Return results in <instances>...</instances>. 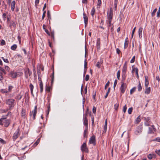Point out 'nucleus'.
Returning a JSON list of instances; mask_svg holds the SVG:
<instances>
[{
  "label": "nucleus",
  "instance_id": "obj_29",
  "mask_svg": "<svg viewBox=\"0 0 160 160\" xmlns=\"http://www.w3.org/2000/svg\"><path fill=\"white\" fill-rule=\"evenodd\" d=\"M17 48V46L16 44H14L11 47V49L12 50H15Z\"/></svg>",
  "mask_w": 160,
  "mask_h": 160
},
{
  "label": "nucleus",
  "instance_id": "obj_45",
  "mask_svg": "<svg viewBox=\"0 0 160 160\" xmlns=\"http://www.w3.org/2000/svg\"><path fill=\"white\" fill-rule=\"evenodd\" d=\"M120 77V71L119 70H118L117 73V78L119 80V78Z\"/></svg>",
  "mask_w": 160,
  "mask_h": 160
},
{
  "label": "nucleus",
  "instance_id": "obj_55",
  "mask_svg": "<svg viewBox=\"0 0 160 160\" xmlns=\"http://www.w3.org/2000/svg\"><path fill=\"white\" fill-rule=\"evenodd\" d=\"M148 158H149V159H151L153 157H152V154H149L148 156Z\"/></svg>",
  "mask_w": 160,
  "mask_h": 160
},
{
  "label": "nucleus",
  "instance_id": "obj_31",
  "mask_svg": "<svg viewBox=\"0 0 160 160\" xmlns=\"http://www.w3.org/2000/svg\"><path fill=\"white\" fill-rule=\"evenodd\" d=\"M51 88L50 87L48 86H47L46 87L45 90L46 92H49L50 91Z\"/></svg>",
  "mask_w": 160,
  "mask_h": 160
},
{
  "label": "nucleus",
  "instance_id": "obj_30",
  "mask_svg": "<svg viewBox=\"0 0 160 160\" xmlns=\"http://www.w3.org/2000/svg\"><path fill=\"white\" fill-rule=\"evenodd\" d=\"M22 98V96L20 95V94H19L17 95L15 97V99L18 100H19L21 98Z\"/></svg>",
  "mask_w": 160,
  "mask_h": 160
},
{
  "label": "nucleus",
  "instance_id": "obj_60",
  "mask_svg": "<svg viewBox=\"0 0 160 160\" xmlns=\"http://www.w3.org/2000/svg\"><path fill=\"white\" fill-rule=\"evenodd\" d=\"M89 75H87L85 77V80L86 81H88L89 79Z\"/></svg>",
  "mask_w": 160,
  "mask_h": 160
},
{
  "label": "nucleus",
  "instance_id": "obj_6",
  "mask_svg": "<svg viewBox=\"0 0 160 160\" xmlns=\"http://www.w3.org/2000/svg\"><path fill=\"white\" fill-rule=\"evenodd\" d=\"M113 11L112 8H110L109 12L107 13L108 18V21H110H110L112 20L113 16Z\"/></svg>",
  "mask_w": 160,
  "mask_h": 160
},
{
  "label": "nucleus",
  "instance_id": "obj_21",
  "mask_svg": "<svg viewBox=\"0 0 160 160\" xmlns=\"http://www.w3.org/2000/svg\"><path fill=\"white\" fill-rule=\"evenodd\" d=\"M16 23L15 22L12 21L11 22L10 24V27H11L12 26L13 27L15 28L16 27Z\"/></svg>",
  "mask_w": 160,
  "mask_h": 160
},
{
  "label": "nucleus",
  "instance_id": "obj_51",
  "mask_svg": "<svg viewBox=\"0 0 160 160\" xmlns=\"http://www.w3.org/2000/svg\"><path fill=\"white\" fill-rule=\"evenodd\" d=\"M127 108L126 107V105L123 107V111L124 112V113L125 112H126V111L127 110Z\"/></svg>",
  "mask_w": 160,
  "mask_h": 160
},
{
  "label": "nucleus",
  "instance_id": "obj_57",
  "mask_svg": "<svg viewBox=\"0 0 160 160\" xmlns=\"http://www.w3.org/2000/svg\"><path fill=\"white\" fill-rule=\"evenodd\" d=\"M96 110V108L94 106L92 108V112L94 113H95Z\"/></svg>",
  "mask_w": 160,
  "mask_h": 160
},
{
  "label": "nucleus",
  "instance_id": "obj_38",
  "mask_svg": "<svg viewBox=\"0 0 160 160\" xmlns=\"http://www.w3.org/2000/svg\"><path fill=\"white\" fill-rule=\"evenodd\" d=\"M125 79V75H124V76H123V74L122 75V80L121 82V83L122 84V82L124 83V80Z\"/></svg>",
  "mask_w": 160,
  "mask_h": 160
},
{
  "label": "nucleus",
  "instance_id": "obj_32",
  "mask_svg": "<svg viewBox=\"0 0 160 160\" xmlns=\"http://www.w3.org/2000/svg\"><path fill=\"white\" fill-rule=\"evenodd\" d=\"M40 138H39L37 139L36 141L34 143V145H35V146H37L38 144L40 141Z\"/></svg>",
  "mask_w": 160,
  "mask_h": 160
},
{
  "label": "nucleus",
  "instance_id": "obj_50",
  "mask_svg": "<svg viewBox=\"0 0 160 160\" xmlns=\"http://www.w3.org/2000/svg\"><path fill=\"white\" fill-rule=\"evenodd\" d=\"M1 58H2V59L5 62H7V63H8V59H5L3 57H2Z\"/></svg>",
  "mask_w": 160,
  "mask_h": 160
},
{
  "label": "nucleus",
  "instance_id": "obj_11",
  "mask_svg": "<svg viewBox=\"0 0 160 160\" xmlns=\"http://www.w3.org/2000/svg\"><path fill=\"white\" fill-rule=\"evenodd\" d=\"M83 18L84 19V22L86 26L88 23V18L86 16V14L84 12L83 13Z\"/></svg>",
  "mask_w": 160,
  "mask_h": 160
},
{
  "label": "nucleus",
  "instance_id": "obj_43",
  "mask_svg": "<svg viewBox=\"0 0 160 160\" xmlns=\"http://www.w3.org/2000/svg\"><path fill=\"white\" fill-rule=\"evenodd\" d=\"M117 82H118V81L116 79L115 80L114 82V85H113V88H114V90H115V87L117 84Z\"/></svg>",
  "mask_w": 160,
  "mask_h": 160
},
{
  "label": "nucleus",
  "instance_id": "obj_53",
  "mask_svg": "<svg viewBox=\"0 0 160 160\" xmlns=\"http://www.w3.org/2000/svg\"><path fill=\"white\" fill-rule=\"evenodd\" d=\"M0 142L3 144L6 143V142L1 138H0Z\"/></svg>",
  "mask_w": 160,
  "mask_h": 160
},
{
  "label": "nucleus",
  "instance_id": "obj_35",
  "mask_svg": "<svg viewBox=\"0 0 160 160\" xmlns=\"http://www.w3.org/2000/svg\"><path fill=\"white\" fill-rule=\"evenodd\" d=\"M0 91L2 93H7L8 92V91L6 89H2Z\"/></svg>",
  "mask_w": 160,
  "mask_h": 160
},
{
  "label": "nucleus",
  "instance_id": "obj_9",
  "mask_svg": "<svg viewBox=\"0 0 160 160\" xmlns=\"http://www.w3.org/2000/svg\"><path fill=\"white\" fill-rule=\"evenodd\" d=\"M144 119L145 120V124L146 126H148L150 125L151 123V121H150V118L149 117L145 118Z\"/></svg>",
  "mask_w": 160,
  "mask_h": 160
},
{
  "label": "nucleus",
  "instance_id": "obj_7",
  "mask_svg": "<svg viewBox=\"0 0 160 160\" xmlns=\"http://www.w3.org/2000/svg\"><path fill=\"white\" fill-rule=\"evenodd\" d=\"M89 143L90 144H92L94 146L95 145L96 140L95 136V135H93L90 138L89 140Z\"/></svg>",
  "mask_w": 160,
  "mask_h": 160
},
{
  "label": "nucleus",
  "instance_id": "obj_25",
  "mask_svg": "<svg viewBox=\"0 0 160 160\" xmlns=\"http://www.w3.org/2000/svg\"><path fill=\"white\" fill-rule=\"evenodd\" d=\"M141 121L140 118V116H139L135 120V123H138Z\"/></svg>",
  "mask_w": 160,
  "mask_h": 160
},
{
  "label": "nucleus",
  "instance_id": "obj_46",
  "mask_svg": "<svg viewBox=\"0 0 160 160\" xmlns=\"http://www.w3.org/2000/svg\"><path fill=\"white\" fill-rule=\"evenodd\" d=\"M88 128H86L84 130L83 133L84 136V137H86V134L88 132Z\"/></svg>",
  "mask_w": 160,
  "mask_h": 160
},
{
  "label": "nucleus",
  "instance_id": "obj_28",
  "mask_svg": "<svg viewBox=\"0 0 160 160\" xmlns=\"http://www.w3.org/2000/svg\"><path fill=\"white\" fill-rule=\"evenodd\" d=\"M136 88V87H134L130 90V94H132L133 92H134L135 91Z\"/></svg>",
  "mask_w": 160,
  "mask_h": 160
},
{
  "label": "nucleus",
  "instance_id": "obj_39",
  "mask_svg": "<svg viewBox=\"0 0 160 160\" xmlns=\"http://www.w3.org/2000/svg\"><path fill=\"white\" fill-rule=\"evenodd\" d=\"M47 14V17H48V18L49 19H51L50 12L49 10L48 11Z\"/></svg>",
  "mask_w": 160,
  "mask_h": 160
},
{
  "label": "nucleus",
  "instance_id": "obj_17",
  "mask_svg": "<svg viewBox=\"0 0 160 160\" xmlns=\"http://www.w3.org/2000/svg\"><path fill=\"white\" fill-rule=\"evenodd\" d=\"M143 30V28L142 27H140L138 31V34L140 38H141L142 37V33Z\"/></svg>",
  "mask_w": 160,
  "mask_h": 160
},
{
  "label": "nucleus",
  "instance_id": "obj_8",
  "mask_svg": "<svg viewBox=\"0 0 160 160\" xmlns=\"http://www.w3.org/2000/svg\"><path fill=\"white\" fill-rule=\"evenodd\" d=\"M122 83V84H121V85L120 88L121 93L122 94L124 93L127 88V85L125 83Z\"/></svg>",
  "mask_w": 160,
  "mask_h": 160
},
{
  "label": "nucleus",
  "instance_id": "obj_58",
  "mask_svg": "<svg viewBox=\"0 0 160 160\" xmlns=\"http://www.w3.org/2000/svg\"><path fill=\"white\" fill-rule=\"evenodd\" d=\"M155 152L158 155L160 156V150H156L155 151Z\"/></svg>",
  "mask_w": 160,
  "mask_h": 160
},
{
  "label": "nucleus",
  "instance_id": "obj_22",
  "mask_svg": "<svg viewBox=\"0 0 160 160\" xmlns=\"http://www.w3.org/2000/svg\"><path fill=\"white\" fill-rule=\"evenodd\" d=\"M88 114H89L90 116L91 115V112H89V111H88V109H87L85 112V113L84 114V118H85L86 117L87 118V117L88 116Z\"/></svg>",
  "mask_w": 160,
  "mask_h": 160
},
{
  "label": "nucleus",
  "instance_id": "obj_1",
  "mask_svg": "<svg viewBox=\"0 0 160 160\" xmlns=\"http://www.w3.org/2000/svg\"><path fill=\"white\" fill-rule=\"evenodd\" d=\"M8 115H6V117L5 118H2L0 119V125H4L5 127H8L10 123V121L7 119L6 117Z\"/></svg>",
  "mask_w": 160,
  "mask_h": 160
},
{
  "label": "nucleus",
  "instance_id": "obj_27",
  "mask_svg": "<svg viewBox=\"0 0 160 160\" xmlns=\"http://www.w3.org/2000/svg\"><path fill=\"white\" fill-rule=\"evenodd\" d=\"M138 90L139 91H140L142 90V87L141 86L140 82H139V83L138 85Z\"/></svg>",
  "mask_w": 160,
  "mask_h": 160
},
{
  "label": "nucleus",
  "instance_id": "obj_49",
  "mask_svg": "<svg viewBox=\"0 0 160 160\" xmlns=\"http://www.w3.org/2000/svg\"><path fill=\"white\" fill-rule=\"evenodd\" d=\"M135 58V56H134L132 57V59H131V60L130 61V62L131 63H133L134 62Z\"/></svg>",
  "mask_w": 160,
  "mask_h": 160
},
{
  "label": "nucleus",
  "instance_id": "obj_2",
  "mask_svg": "<svg viewBox=\"0 0 160 160\" xmlns=\"http://www.w3.org/2000/svg\"><path fill=\"white\" fill-rule=\"evenodd\" d=\"M15 100L13 99H9L6 100V103L8 106L9 109H11L15 105Z\"/></svg>",
  "mask_w": 160,
  "mask_h": 160
},
{
  "label": "nucleus",
  "instance_id": "obj_64",
  "mask_svg": "<svg viewBox=\"0 0 160 160\" xmlns=\"http://www.w3.org/2000/svg\"><path fill=\"white\" fill-rule=\"evenodd\" d=\"M7 14L6 13H4L3 14L2 17L4 18V20H5V18H6Z\"/></svg>",
  "mask_w": 160,
  "mask_h": 160
},
{
  "label": "nucleus",
  "instance_id": "obj_52",
  "mask_svg": "<svg viewBox=\"0 0 160 160\" xmlns=\"http://www.w3.org/2000/svg\"><path fill=\"white\" fill-rule=\"evenodd\" d=\"M118 106L119 104H116L114 105V108L116 110H117L118 109Z\"/></svg>",
  "mask_w": 160,
  "mask_h": 160
},
{
  "label": "nucleus",
  "instance_id": "obj_4",
  "mask_svg": "<svg viewBox=\"0 0 160 160\" xmlns=\"http://www.w3.org/2000/svg\"><path fill=\"white\" fill-rule=\"evenodd\" d=\"M20 129L18 128L14 133L12 137V138L14 141H15L18 138L19 135L20 134Z\"/></svg>",
  "mask_w": 160,
  "mask_h": 160
},
{
  "label": "nucleus",
  "instance_id": "obj_26",
  "mask_svg": "<svg viewBox=\"0 0 160 160\" xmlns=\"http://www.w3.org/2000/svg\"><path fill=\"white\" fill-rule=\"evenodd\" d=\"M2 72L5 75L6 74L5 70L3 68L0 67V74H2Z\"/></svg>",
  "mask_w": 160,
  "mask_h": 160
},
{
  "label": "nucleus",
  "instance_id": "obj_33",
  "mask_svg": "<svg viewBox=\"0 0 160 160\" xmlns=\"http://www.w3.org/2000/svg\"><path fill=\"white\" fill-rule=\"evenodd\" d=\"M157 11V8H155L153 10V12H152V13H151L152 17H153L155 15V13H156V12Z\"/></svg>",
  "mask_w": 160,
  "mask_h": 160
},
{
  "label": "nucleus",
  "instance_id": "obj_12",
  "mask_svg": "<svg viewBox=\"0 0 160 160\" xmlns=\"http://www.w3.org/2000/svg\"><path fill=\"white\" fill-rule=\"evenodd\" d=\"M128 38H126L125 40V42H124V49H126L128 47Z\"/></svg>",
  "mask_w": 160,
  "mask_h": 160
},
{
  "label": "nucleus",
  "instance_id": "obj_13",
  "mask_svg": "<svg viewBox=\"0 0 160 160\" xmlns=\"http://www.w3.org/2000/svg\"><path fill=\"white\" fill-rule=\"evenodd\" d=\"M83 120V124L86 126V128H88V120L87 118H84Z\"/></svg>",
  "mask_w": 160,
  "mask_h": 160
},
{
  "label": "nucleus",
  "instance_id": "obj_3",
  "mask_svg": "<svg viewBox=\"0 0 160 160\" xmlns=\"http://www.w3.org/2000/svg\"><path fill=\"white\" fill-rule=\"evenodd\" d=\"M37 106H35L34 107V110H33L32 112L30 111V116L31 117H32V119L33 120L35 119V116H36L37 112Z\"/></svg>",
  "mask_w": 160,
  "mask_h": 160
},
{
  "label": "nucleus",
  "instance_id": "obj_44",
  "mask_svg": "<svg viewBox=\"0 0 160 160\" xmlns=\"http://www.w3.org/2000/svg\"><path fill=\"white\" fill-rule=\"evenodd\" d=\"M152 141H157L158 142H160V138H159V137L157 138H155Z\"/></svg>",
  "mask_w": 160,
  "mask_h": 160
},
{
  "label": "nucleus",
  "instance_id": "obj_23",
  "mask_svg": "<svg viewBox=\"0 0 160 160\" xmlns=\"http://www.w3.org/2000/svg\"><path fill=\"white\" fill-rule=\"evenodd\" d=\"M29 88H30V90L31 91V94L33 96V89L34 88V87H33V85L31 83L29 85Z\"/></svg>",
  "mask_w": 160,
  "mask_h": 160
},
{
  "label": "nucleus",
  "instance_id": "obj_59",
  "mask_svg": "<svg viewBox=\"0 0 160 160\" xmlns=\"http://www.w3.org/2000/svg\"><path fill=\"white\" fill-rule=\"evenodd\" d=\"M96 66L98 67V68H100V62H97L96 64Z\"/></svg>",
  "mask_w": 160,
  "mask_h": 160
},
{
  "label": "nucleus",
  "instance_id": "obj_20",
  "mask_svg": "<svg viewBox=\"0 0 160 160\" xmlns=\"http://www.w3.org/2000/svg\"><path fill=\"white\" fill-rule=\"evenodd\" d=\"M134 71L135 72L136 74L137 75V77L138 78V68H133L132 72H133Z\"/></svg>",
  "mask_w": 160,
  "mask_h": 160
},
{
  "label": "nucleus",
  "instance_id": "obj_54",
  "mask_svg": "<svg viewBox=\"0 0 160 160\" xmlns=\"http://www.w3.org/2000/svg\"><path fill=\"white\" fill-rule=\"evenodd\" d=\"M141 131L140 130H136L135 132V133L136 135H138L139 134V133H140L141 132Z\"/></svg>",
  "mask_w": 160,
  "mask_h": 160
},
{
  "label": "nucleus",
  "instance_id": "obj_16",
  "mask_svg": "<svg viewBox=\"0 0 160 160\" xmlns=\"http://www.w3.org/2000/svg\"><path fill=\"white\" fill-rule=\"evenodd\" d=\"M16 2L15 1H13L11 4V10L13 11H14L15 9V5Z\"/></svg>",
  "mask_w": 160,
  "mask_h": 160
},
{
  "label": "nucleus",
  "instance_id": "obj_36",
  "mask_svg": "<svg viewBox=\"0 0 160 160\" xmlns=\"http://www.w3.org/2000/svg\"><path fill=\"white\" fill-rule=\"evenodd\" d=\"M132 107L129 108L128 110V114H131L132 112Z\"/></svg>",
  "mask_w": 160,
  "mask_h": 160
},
{
  "label": "nucleus",
  "instance_id": "obj_19",
  "mask_svg": "<svg viewBox=\"0 0 160 160\" xmlns=\"http://www.w3.org/2000/svg\"><path fill=\"white\" fill-rule=\"evenodd\" d=\"M39 86L40 89V92L42 93L43 90V85L42 81H41L39 82Z\"/></svg>",
  "mask_w": 160,
  "mask_h": 160
},
{
  "label": "nucleus",
  "instance_id": "obj_5",
  "mask_svg": "<svg viewBox=\"0 0 160 160\" xmlns=\"http://www.w3.org/2000/svg\"><path fill=\"white\" fill-rule=\"evenodd\" d=\"M81 149L82 152H88V150L87 147L86 142L84 143L81 146Z\"/></svg>",
  "mask_w": 160,
  "mask_h": 160
},
{
  "label": "nucleus",
  "instance_id": "obj_42",
  "mask_svg": "<svg viewBox=\"0 0 160 160\" xmlns=\"http://www.w3.org/2000/svg\"><path fill=\"white\" fill-rule=\"evenodd\" d=\"M6 42L4 40H2L0 43V45L1 46H3L5 44Z\"/></svg>",
  "mask_w": 160,
  "mask_h": 160
},
{
  "label": "nucleus",
  "instance_id": "obj_40",
  "mask_svg": "<svg viewBox=\"0 0 160 160\" xmlns=\"http://www.w3.org/2000/svg\"><path fill=\"white\" fill-rule=\"evenodd\" d=\"M153 133L152 129L150 127L149 128V130L148 131V133Z\"/></svg>",
  "mask_w": 160,
  "mask_h": 160
},
{
  "label": "nucleus",
  "instance_id": "obj_62",
  "mask_svg": "<svg viewBox=\"0 0 160 160\" xmlns=\"http://www.w3.org/2000/svg\"><path fill=\"white\" fill-rule=\"evenodd\" d=\"M50 35H51V36L52 37V38L53 40L54 41V33H53V32H51V34H50Z\"/></svg>",
  "mask_w": 160,
  "mask_h": 160
},
{
  "label": "nucleus",
  "instance_id": "obj_15",
  "mask_svg": "<svg viewBox=\"0 0 160 160\" xmlns=\"http://www.w3.org/2000/svg\"><path fill=\"white\" fill-rule=\"evenodd\" d=\"M21 116L22 117L24 118H26V111L25 109L22 108V110Z\"/></svg>",
  "mask_w": 160,
  "mask_h": 160
},
{
  "label": "nucleus",
  "instance_id": "obj_63",
  "mask_svg": "<svg viewBox=\"0 0 160 160\" xmlns=\"http://www.w3.org/2000/svg\"><path fill=\"white\" fill-rule=\"evenodd\" d=\"M39 0H35V4L36 5V6H37V5L39 3Z\"/></svg>",
  "mask_w": 160,
  "mask_h": 160
},
{
  "label": "nucleus",
  "instance_id": "obj_41",
  "mask_svg": "<svg viewBox=\"0 0 160 160\" xmlns=\"http://www.w3.org/2000/svg\"><path fill=\"white\" fill-rule=\"evenodd\" d=\"M25 73L26 74L27 73H28L29 74V76H30L32 74V72H30L28 68L27 70L25 71Z\"/></svg>",
  "mask_w": 160,
  "mask_h": 160
},
{
  "label": "nucleus",
  "instance_id": "obj_37",
  "mask_svg": "<svg viewBox=\"0 0 160 160\" xmlns=\"http://www.w3.org/2000/svg\"><path fill=\"white\" fill-rule=\"evenodd\" d=\"M125 79V75H124V76H123V74L122 75V80L121 82V83L122 84V82L124 83V80Z\"/></svg>",
  "mask_w": 160,
  "mask_h": 160
},
{
  "label": "nucleus",
  "instance_id": "obj_34",
  "mask_svg": "<svg viewBox=\"0 0 160 160\" xmlns=\"http://www.w3.org/2000/svg\"><path fill=\"white\" fill-rule=\"evenodd\" d=\"M95 11V9H94V8H93L91 12V14L92 17H93V16L94 14Z\"/></svg>",
  "mask_w": 160,
  "mask_h": 160
},
{
  "label": "nucleus",
  "instance_id": "obj_10",
  "mask_svg": "<svg viewBox=\"0 0 160 160\" xmlns=\"http://www.w3.org/2000/svg\"><path fill=\"white\" fill-rule=\"evenodd\" d=\"M127 69V62L124 63L122 68V72L123 74L125 75Z\"/></svg>",
  "mask_w": 160,
  "mask_h": 160
},
{
  "label": "nucleus",
  "instance_id": "obj_61",
  "mask_svg": "<svg viewBox=\"0 0 160 160\" xmlns=\"http://www.w3.org/2000/svg\"><path fill=\"white\" fill-rule=\"evenodd\" d=\"M160 16V10H158V11L157 12V17L158 18H159Z\"/></svg>",
  "mask_w": 160,
  "mask_h": 160
},
{
  "label": "nucleus",
  "instance_id": "obj_24",
  "mask_svg": "<svg viewBox=\"0 0 160 160\" xmlns=\"http://www.w3.org/2000/svg\"><path fill=\"white\" fill-rule=\"evenodd\" d=\"M100 38H98L97 42V48L99 49L100 47Z\"/></svg>",
  "mask_w": 160,
  "mask_h": 160
},
{
  "label": "nucleus",
  "instance_id": "obj_18",
  "mask_svg": "<svg viewBox=\"0 0 160 160\" xmlns=\"http://www.w3.org/2000/svg\"><path fill=\"white\" fill-rule=\"evenodd\" d=\"M145 91V93L146 94H149L150 93L151 91V88L150 87L146 88Z\"/></svg>",
  "mask_w": 160,
  "mask_h": 160
},
{
  "label": "nucleus",
  "instance_id": "obj_47",
  "mask_svg": "<svg viewBox=\"0 0 160 160\" xmlns=\"http://www.w3.org/2000/svg\"><path fill=\"white\" fill-rule=\"evenodd\" d=\"M109 84H110V82H109V81H108L107 82V83H106V84L105 85V88H104L105 89H106V88H107L109 86Z\"/></svg>",
  "mask_w": 160,
  "mask_h": 160
},
{
  "label": "nucleus",
  "instance_id": "obj_56",
  "mask_svg": "<svg viewBox=\"0 0 160 160\" xmlns=\"http://www.w3.org/2000/svg\"><path fill=\"white\" fill-rule=\"evenodd\" d=\"M87 66V63L86 62V60H85L84 61V68L86 69Z\"/></svg>",
  "mask_w": 160,
  "mask_h": 160
},
{
  "label": "nucleus",
  "instance_id": "obj_14",
  "mask_svg": "<svg viewBox=\"0 0 160 160\" xmlns=\"http://www.w3.org/2000/svg\"><path fill=\"white\" fill-rule=\"evenodd\" d=\"M10 75L11 77L13 78H15L17 76V74L16 72H14L13 71H11L10 73Z\"/></svg>",
  "mask_w": 160,
  "mask_h": 160
},
{
  "label": "nucleus",
  "instance_id": "obj_48",
  "mask_svg": "<svg viewBox=\"0 0 160 160\" xmlns=\"http://www.w3.org/2000/svg\"><path fill=\"white\" fill-rule=\"evenodd\" d=\"M91 120L92 122V125L93 126L94 122V117L93 116H91Z\"/></svg>",
  "mask_w": 160,
  "mask_h": 160
}]
</instances>
